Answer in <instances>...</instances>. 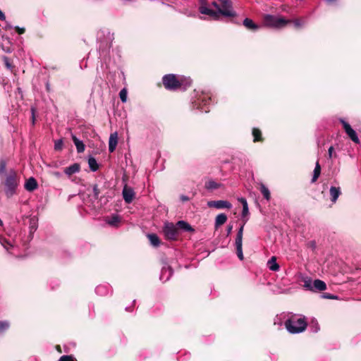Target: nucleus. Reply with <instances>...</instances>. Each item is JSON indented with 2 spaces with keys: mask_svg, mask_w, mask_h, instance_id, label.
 <instances>
[{
  "mask_svg": "<svg viewBox=\"0 0 361 361\" xmlns=\"http://www.w3.org/2000/svg\"><path fill=\"white\" fill-rule=\"evenodd\" d=\"M36 228H37V227H36V226L35 225V224H34L32 226H30V229H31V230H34V231H35V230H36Z\"/></svg>",
  "mask_w": 361,
  "mask_h": 361,
  "instance_id": "obj_54",
  "label": "nucleus"
},
{
  "mask_svg": "<svg viewBox=\"0 0 361 361\" xmlns=\"http://www.w3.org/2000/svg\"><path fill=\"white\" fill-rule=\"evenodd\" d=\"M186 80V85L185 86H189L191 84V80L190 79H185Z\"/></svg>",
  "mask_w": 361,
  "mask_h": 361,
  "instance_id": "obj_50",
  "label": "nucleus"
},
{
  "mask_svg": "<svg viewBox=\"0 0 361 361\" xmlns=\"http://www.w3.org/2000/svg\"><path fill=\"white\" fill-rule=\"evenodd\" d=\"M176 227H178L180 229L186 231H193L191 226L184 221H178V223L176 224Z\"/></svg>",
  "mask_w": 361,
  "mask_h": 361,
  "instance_id": "obj_25",
  "label": "nucleus"
},
{
  "mask_svg": "<svg viewBox=\"0 0 361 361\" xmlns=\"http://www.w3.org/2000/svg\"><path fill=\"white\" fill-rule=\"evenodd\" d=\"M247 219L245 220L244 224L239 228L237 235L235 238V245L236 247V253L238 257L240 259H243V228L244 225Z\"/></svg>",
  "mask_w": 361,
  "mask_h": 361,
  "instance_id": "obj_6",
  "label": "nucleus"
},
{
  "mask_svg": "<svg viewBox=\"0 0 361 361\" xmlns=\"http://www.w3.org/2000/svg\"><path fill=\"white\" fill-rule=\"evenodd\" d=\"M13 27V26L11 25H10L9 23H7L6 26V29H11Z\"/></svg>",
  "mask_w": 361,
  "mask_h": 361,
  "instance_id": "obj_52",
  "label": "nucleus"
},
{
  "mask_svg": "<svg viewBox=\"0 0 361 361\" xmlns=\"http://www.w3.org/2000/svg\"><path fill=\"white\" fill-rule=\"evenodd\" d=\"M31 110H32V119L34 120L35 119V109H34V108H32Z\"/></svg>",
  "mask_w": 361,
  "mask_h": 361,
  "instance_id": "obj_53",
  "label": "nucleus"
},
{
  "mask_svg": "<svg viewBox=\"0 0 361 361\" xmlns=\"http://www.w3.org/2000/svg\"><path fill=\"white\" fill-rule=\"evenodd\" d=\"M210 99H211L210 98H208V99L203 98V99H202V104H200V106H198V108H200L202 111H204V112L209 111V108L207 107V104L210 101Z\"/></svg>",
  "mask_w": 361,
  "mask_h": 361,
  "instance_id": "obj_29",
  "label": "nucleus"
},
{
  "mask_svg": "<svg viewBox=\"0 0 361 361\" xmlns=\"http://www.w3.org/2000/svg\"><path fill=\"white\" fill-rule=\"evenodd\" d=\"M127 90L124 88L122 89L119 92V97L123 102H126L127 100Z\"/></svg>",
  "mask_w": 361,
  "mask_h": 361,
  "instance_id": "obj_34",
  "label": "nucleus"
},
{
  "mask_svg": "<svg viewBox=\"0 0 361 361\" xmlns=\"http://www.w3.org/2000/svg\"><path fill=\"white\" fill-rule=\"evenodd\" d=\"M99 194H100V190H99V189L98 188L97 185H94V186H93V188H92V196H93V199H94V200H97V199H99Z\"/></svg>",
  "mask_w": 361,
  "mask_h": 361,
  "instance_id": "obj_32",
  "label": "nucleus"
},
{
  "mask_svg": "<svg viewBox=\"0 0 361 361\" xmlns=\"http://www.w3.org/2000/svg\"><path fill=\"white\" fill-rule=\"evenodd\" d=\"M315 181H316V167L313 170V175H312V182L314 183Z\"/></svg>",
  "mask_w": 361,
  "mask_h": 361,
  "instance_id": "obj_46",
  "label": "nucleus"
},
{
  "mask_svg": "<svg viewBox=\"0 0 361 361\" xmlns=\"http://www.w3.org/2000/svg\"><path fill=\"white\" fill-rule=\"evenodd\" d=\"M3 225V221H1V219H0V226H2Z\"/></svg>",
  "mask_w": 361,
  "mask_h": 361,
  "instance_id": "obj_56",
  "label": "nucleus"
},
{
  "mask_svg": "<svg viewBox=\"0 0 361 361\" xmlns=\"http://www.w3.org/2000/svg\"><path fill=\"white\" fill-rule=\"evenodd\" d=\"M341 195V190L339 188L336 187H331L330 188V195H331V200L332 202H336L337 199L338 198L339 195Z\"/></svg>",
  "mask_w": 361,
  "mask_h": 361,
  "instance_id": "obj_16",
  "label": "nucleus"
},
{
  "mask_svg": "<svg viewBox=\"0 0 361 361\" xmlns=\"http://www.w3.org/2000/svg\"><path fill=\"white\" fill-rule=\"evenodd\" d=\"M59 361H76L71 355H63Z\"/></svg>",
  "mask_w": 361,
  "mask_h": 361,
  "instance_id": "obj_39",
  "label": "nucleus"
},
{
  "mask_svg": "<svg viewBox=\"0 0 361 361\" xmlns=\"http://www.w3.org/2000/svg\"><path fill=\"white\" fill-rule=\"evenodd\" d=\"M320 172H321V166H320V165L317 163V178L319 176V175H320Z\"/></svg>",
  "mask_w": 361,
  "mask_h": 361,
  "instance_id": "obj_49",
  "label": "nucleus"
},
{
  "mask_svg": "<svg viewBox=\"0 0 361 361\" xmlns=\"http://www.w3.org/2000/svg\"><path fill=\"white\" fill-rule=\"evenodd\" d=\"M232 229H233V226L232 225H229L227 227V235H230L231 231H232Z\"/></svg>",
  "mask_w": 361,
  "mask_h": 361,
  "instance_id": "obj_47",
  "label": "nucleus"
},
{
  "mask_svg": "<svg viewBox=\"0 0 361 361\" xmlns=\"http://www.w3.org/2000/svg\"><path fill=\"white\" fill-rule=\"evenodd\" d=\"M252 135L254 137V142H257L260 140L261 137V131L257 128H253Z\"/></svg>",
  "mask_w": 361,
  "mask_h": 361,
  "instance_id": "obj_31",
  "label": "nucleus"
},
{
  "mask_svg": "<svg viewBox=\"0 0 361 361\" xmlns=\"http://www.w3.org/2000/svg\"><path fill=\"white\" fill-rule=\"evenodd\" d=\"M166 273H168V274H169V276H171V274H172L171 269V268H169V267H168V268H164V269H162V271H161V277H160V278H161V279H163L164 275L165 274H166Z\"/></svg>",
  "mask_w": 361,
  "mask_h": 361,
  "instance_id": "obj_40",
  "label": "nucleus"
},
{
  "mask_svg": "<svg viewBox=\"0 0 361 361\" xmlns=\"http://www.w3.org/2000/svg\"><path fill=\"white\" fill-rule=\"evenodd\" d=\"M260 191L264 197L269 201L271 198L270 192L269 190L263 183L260 184Z\"/></svg>",
  "mask_w": 361,
  "mask_h": 361,
  "instance_id": "obj_28",
  "label": "nucleus"
},
{
  "mask_svg": "<svg viewBox=\"0 0 361 361\" xmlns=\"http://www.w3.org/2000/svg\"><path fill=\"white\" fill-rule=\"evenodd\" d=\"M290 21L279 16L265 15L264 23L266 26L281 29L285 27Z\"/></svg>",
  "mask_w": 361,
  "mask_h": 361,
  "instance_id": "obj_2",
  "label": "nucleus"
},
{
  "mask_svg": "<svg viewBox=\"0 0 361 361\" xmlns=\"http://www.w3.org/2000/svg\"><path fill=\"white\" fill-rule=\"evenodd\" d=\"M88 165L92 171H96L99 169V165L97 160L92 157H90L88 159Z\"/></svg>",
  "mask_w": 361,
  "mask_h": 361,
  "instance_id": "obj_27",
  "label": "nucleus"
},
{
  "mask_svg": "<svg viewBox=\"0 0 361 361\" xmlns=\"http://www.w3.org/2000/svg\"><path fill=\"white\" fill-rule=\"evenodd\" d=\"M123 197L126 203H130L135 197L134 190L131 188L125 185L123 189Z\"/></svg>",
  "mask_w": 361,
  "mask_h": 361,
  "instance_id": "obj_11",
  "label": "nucleus"
},
{
  "mask_svg": "<svg viewBox=\"0 0 361 361\" xmlns=\"http://www.w3.org/2000/svg\"><path fill=\"white\" fill-rule=\"evenodd\" d=\"M299 281L302 283L305 290L314 292L316 290V280H312L311 277L305 274H301Z\"/></svg>",
  "mask_w": 361,
  "mask_h": 361,
  "instance_id": "obj_8",
  "label": "nucleus"
},
{
  "mask_svg": "<svg viewBox=\"0 0 361 361\" xmlns=\"http://www.w3.org/2000/svg\"><path fill=\"white\" fill-rule=\"evenodd\" d=\"M95 291L99 295H104L106 292V287L104 286H98L96 287Z\"/></svg>",
  "mask_w": 361,
  "mask_h": 361,
  "instance_id": "obj_35",
  "label": "nucleus"
},
{
  "mask_svg": "<svg viewBox=\"0 0 361 361\" xmlns=\"http://www.w3.org/2000/svg\"><path fill=\"white\" fill-rule=\"evenodd\" d=\"M284 325L290 334H300L305 331L307 326V320L302 314H291L285 321Z\"/></svg>",
  "mask_w": 361,
  "mask_h": 361,
  "instance_id": "obj_1",
  "label": "nucleus"
},
{
  "mask_svg": "<svg viewBox=\"0 0 361 361\" xmlns=\"http://www.w3.org/2000/svg\"><path fill=\"white\" fill-rule=\"evenodd\" d=\"M221 185L220 183H216L213 180H209L205 183V188L207 190H215L221 188Z\"/></svg>",
  "mask_w": 361,
  "mask_h": 361,
  "instance_id": "obj_24",
  "label": "nucleus"
},
{
  "mask_svg": "<svg viewBox=\"0 0 361 361\" xmlns=\"http://www.w3.org/2000/svg\"><path fill=\"white\" fill-rule=\"evenodd\" d=\"M182 80H178L175 75L169 74L163 77V84L164 87L171 90H175L182 87Z\"/></svg>",
  "mask_w": 361,
  "mask_h": 361,
  "instance_id": "obj_4",
  "label": "nucleus"
},
{
  "mask_svg": "<svg viewBox=\"0 0 361 361\" xmlns=\"http://www.w3.org/2000/svg\"><path fill=\"white\" fill-rule=\"evenodd\" d=\"M243 25L245 27H246L247 29L249 30H256L259 28V26L255 23L252 20L250 19V18H245L244 20H243Z\"/></svg>",
  "mask_w": 361,
  "mask_h": 361,
  "instance_id": "obj_22",
  "label": "nucleus"
},
{
  "mask_svg": "<svg viewBox=\"0 0 361 361\" xmlns=\"http://www.w3.org/2000/svg\"><path fill=\"white\" fill-rule=\"evenodd\" d=\"M9 326L7 322H0V334L6 331Z\"/></svg>",
  "mask_w": 361,
  "mask_h": 361,
  "instance_id": "obj_37",
  "label": "nucleus"
},
{
  "mask_svg": "<svg viewBox=\"0 0 361 361\" xmlns=\"http://www.w3.org/2000/svg\"><path fill=\"white\" fill-rule=\"evenodd\" d=\"M238 201L243 205L242 217L244 218L247 216L249 214L248 204L247 200L244 197L238 198Z\"/></svg>",
  "mask_w": 361,
  "mask_h": 361,
  "instance_id": "obj_20",
  "label": "nucleus"
},
{
  "mask_svg": "<svg viewBox=\"0 0 361 361\" xmlns=\"http://www.w3.org/2000/svg\"><path fill=\"white\" fill-rule=\"evenodd\" d=\"M227 221V216L225 214H219L215 219V227L217 228L220 226L224 224Z\"/></svg>",
  "mask_w": 361,
  "mask_h": 361,
  "instance_id": "obj_17",
  "label": "nucleus"
},
{
  "mask_svg": "<svg viewBox=\"0 0 361 361\" xmlns=\"http://www.w3.org/2000/svg\"><path fill=\"white\" fill-rule=\"evenodd\" d=\"M0 243L7 251L12 247V245L6 238L2 237H0Z\"/></svg>",
  "mask_w": 361,
  "mask_h": 361,
  "instance_id": "obj_30",
  "label": "nucleus"
},
{
  "mask_svg": "<svg viewBox=\"0 0 361 361\" xmlns=\"http://www.w3.org/2000/svg\"><path fill=\"white\" fill-rule=\"evenodd\" d=\"M163 233L167 240H176L178 235V228L173 223L166 222L163 227Z\"/></svg>",
  "mask_w": 361,
  "mask_h": 361,
  "instance_id": "obj_7",
  "label": "nucleus"
},
{
  "mask_svg": "<svg viewBox=\"0 0 361 361\" xmlns=\"http://www.w3.org/2000/svg\"><path fill=\"white\" fill-rule=\"evenodd\" d=\"M341 123L345 130L346 134L355 143H359L360 140L357 135L356 132L351 128L349 123L345 121L343 119H340Z\"/></svg>",
  "mask_w": 361,
  "mask_h": 361,
  "instance_id": "obj_9",
  "label": "nucleus"
},
{
  "mask_svg": "<svg viewBox=\"0 0 361 361\" xmlns=\"http://www.w3.org/2000/svg\"><path fill=\"white\" fill-rule=\"evenodd\" d=\"M326 288V283L321 280L317 279V290H324Z\"/></svg>",
  "mask_w": 361,
  "mask_h": 361,
  "instance_id": "obj_36",
  "label": "nucleus"
},
{
  "mask_svg": "<svg viewBox=\"0 0 361 361\" xmlns=\"http://www.w3.org/2000/svg\"><path fill=\"white\" fill-rule=\"evenodd\" d=\"M207 206L209 207H214L218 209H231L232 207V204L228 201L226 200L209 201L207 202Z\"/></svg>",
  "mask_w": 361,
  "mask_h": 361,
  "instance_id": "obj_10",
  "label": "nucleus"
},
{
  "mask_svg": "<svg viewBox=\"0 0 361 361\" xmlns=\"http://www.w3.org/2000/svg\"><path fill=\"white\" fill-rule=\"evenodd\" d=\"M63 147V140H58L55 141L54 143V149L56 150H61Z\"/></svg>",
  "mask_w": 361,
  "mask_h": 361,
  "instance_id": "obj_38",
  "label": "nucleus"
},
{
  "mask_svg": "<svg viewBox=\"0 0 361 361\" xmlns=\"http://www.w3.org/2000/svg\"><path fill=\"white\" fill-rule=\"evenodd\" d=\"M212 5L214 8H216V10H217V11H216V12H219V9H222L221 6H219V4H217V2H216V1H213V2L212 3ZM219 14H220V13H218V15H219Z\"/></svg>",
  "mask_w": 361,
  "mask_h": 361,
  "instance_id": "obj_41",
  "label": "nucleus"
},
{
  "mask_svg": "<svg viewBox=\"0 0 361 361\" xmlns=\"http://www.w3.org/2000/svg\"><path fill=\"white\" fill-rule=\"evenodd\" d=\"M54 175L58 178L61 177V173L58 171L54 172Z\"/></svg>",
  "mask_w": 361,
  "mask_h": 361,
  "instance_id": "obj_51",
  "label": "nucleus"
},
{
  "mask_svg": "<svg viewBox=\"0 0 361 361\" xmlns=\"http://www.w3.org/2000/svg\"><path fill=\"white\" fill-rule=\"evenodd\" d=\"M199 10L202 14L210 16L213 17L214 19L219 18L218 12H216L215 11H213V10L207 8L206 6H203V5L201 6L200 7Z\"/></svg>",
  "mask_w": 361,
  "mask_h": 361,
  "instance_id": "obj_14",
  "label": "nucleus"
},
{
  "mask_svg": "<svg viewBox=\"0 0 361 361\" xmlns=\"http://www.w3.org/2000/svg\"><path fill=\"white\" fill-rule=\"evenodd\" d=\"M37 188V183L36 180L31 177L30 178L25 184V188L30 192L35 190Z\"/></svg>",
  "mask_w": 361,
  "mask_h": 361,
  "instance_id": "obj_15",
  "label": "nucleus"
},
{
  "mask_svg": "<svg viewBox=\"0 0 361 361\" xmlns=\"http://www.w3.org/2000/svg\"><path fill=\"white\" fill-rule=\"evenodd\" d=\"M327 1L329 2H333V1H335L336 0H327Z\"/></svg>",
  "mask_w": 361,
  "mask_h": 361,
  "instance_id": "obj_57",
  "label": "nucleus"
},
{
  "mask_svg": "<svg viewBox=\"0 0 361 361\" xmlns=\"http://www.w3.org/2000/svg\"><path fill=\"white\" fill-rule=\"evenodd\" d=\"M4 62H5V65L6 66V67L10 69L11 68V65L9 63L7 57L4 58Z\"/></svg>",
  "mask_w": 361,
  "mask_h": 361,
  "instance_id": "obj_44",
  "label": "nucleus"
},
{
  "mask_svg": "<svg viewBox=\"0 0 361 361\" xmlns=\"http://www.w3.org/2000/svg\"><path fill=\"white\" fill-rule=\"evenodd\" d=\"M319 298L322 299H337L338 297L331 293H322L319 295Z\"/></svg>",
  "mask_w": 361,
  "mask_h": 361,
  "instance_id": "obj_33",
  "label": "nucleus"
},
{
  "mask_svg": "<svg viewBox=\"0 0 361 361\" xmlns=\"http://www.w3.org/2000/svg\"><path fill=\"white\" fill-rule=\"evenodd\" d=\"M15 29L20 35H22L25 32V28H23V27H20L18 26H16Z\"/></svg>",
  "mask_w": 361,
  "mask_h": 361,
  "instance_id": "obj_42",
  "label": "nucleus"
},
{
  "mask_svg": "<svg viewBox=\"0 0 361 361\" xmlns=\"http://www.w3.org/2000/svg\"><path fill=\"white\" fill-rule=\"evenodd\" d=\"M147 238L154 247H158L160 245V240L157 235L154 233L148 234Z\"/></svg>",
  "mask_w": 361,
  "mask_h": 361,
  "instance_id": "obj_23",
  "label": "nucleus"
},
{
  "mask_svg": "<svg viewBox=\"0 0 361 361\" xmlns=\"http://www.w3.org/2000/svg\"><path fill=\"white\" fill-rule=\"evenodd\" d=\"M6 169V164L4 162H1L0 164V173L4 172Z\"/></svg>",
  "mask_w": 361,
  "mask_h": 361,
  "instance_id": "obj_43",
  "label": "nucleus"
},
{
  "mask_svg": "<svg viewBox=\"0 0 361 361\" xmlns=\"http://www.w3.org/2000/svg\"><path fill=\"white\" fill-rule=\"evenodd\" d=\"M72 139L77 148L78 152L81 153L84 152L85 145L83 144V142L79 139H78L77 137L74 135H72Z\"/></svg>",
  "mask_w": 361,
  "mask_h": 361,
  "instance_id": "obj_18",
  "label": "nucleus"
},
{
  "mask_svg": "<svg viewBox=\"0 0 361 361\" xmlns=\"http://www.w3.org/2000/svg\"><path fill=\"white\" fill-rule=\"evenodd\" d=\"M0 20H6V16H5L4 13L1 10H0Z\"/></svg>",
  "mask_w": 361,
  "mask_h": 361,
  "instance_id": "obj_48",
  "label": "nucleus"
},
{
  "mask_svg": "<svg viewBox=\"0 0 361 361\" xmlns=\"http://www.w3.org/2000/svg\"><path fill=\"white\" fill-rule=\"evenodd\" d=\"M80 170V166L78 163H75L64 169V173L68 176H71L74 173H78Z\"/></svg>",
  "mask_w": 361,
  "mask_h": 361,
  "instance_id": "obj_13",
  "label": "nucleus"
},
{
  "mask_svg": "<svg viewBox=\"0 0 361 361\" xmlns=\"http://www.w3.org/2000/svg\"><path fill=\"white\" fill-rule=\"evenodd\" d=\"M289 20L290 21L289 23H292L293 26L297 29L302 27L307 23V19L305 18Z\"/></svg>",
  "mask_w": 361,
  "mask_h": 361,
  "instance_id": "obj_21",
  "label": "nucleus"
},
{
  "mask_svg": "<svg viewBox=\"0 0 361 361\" xmlns=\"http://www.w3.org/2000/svg\"><path fill=\"white\" fill-rule=\"evenodd\" d=\"M268 266L270 270L271 271H278L279 269V265L276 262V259L275 257H272L269 261H268Z\"/></svg>",
  "mask_w": 361,
  "mask_h": 361,
  "instance_id": "obj_26",
  "label": "nucleus"
},
{
  "mask_svg": "<svg viewBox=\"0 0 361 361\" xmlns=\"http://www.w3.org/2000/svg\"><path fill=\"white\" fill-rule=\"evenodd\" d=\"M183 200H188V197H183Z\"/></svg>",
  "mask_w": 361,
  "mask_h": 361,
  "instance_id": "obj_55",
  "label": "nucleus"
},
{
  "mask_svg": "<svg viewBox=\"0 0 361 361\" xmlns=\"http://www.w3.org/2000/svg\"><path fill=\"white\" fill-rule=\"evenodd\" d=\"M118 144V133L114 132L110 135L109 140V151L111 153L114 152Z\"/></svg>",
  "mask_w": 361,
  "mask_h": 361,
  "instance_id": "obj_12",
  "label": "nucleus"
},
{
  "mask_svg": "<svg viewBox=\"0 0 361 361\" xmlns=\"http://www.w3.org/2000/svg\"><path fill=\"white\" fill-rule=\"evenodd\" d=\"M222 9L219 10V13L225 17H235L236 12L233 10V4L231 0H219Z\"/></svg>",
  "mask_w": 361,
  "mask_h": 361,
  "instance_id": "obj_5",
  "label": "nucleus"
},
{
  "mask_svg": "<svg viewBox=\"0 0 361 361\" xmlns=\"http://www.w3.org/2000/svg\"><path fill=\"white\" fill-rule=\"evenodd\" d=\"M334 152V147L332 146H331L329 148V150H328V153H329V158H331L332 157V153Z\"/></svg>",
  "mask_w": 361,
  "mask_h": 361,
  "instance_id": "obj_45",
  "label": "nucleus"
},
{
  "mask_svg": "<svg viewBox=\"0 0 361 361\" xmlns=\"http://www.w3.org/2000/svg\"><path fill=\"white\" fill-rule=\"evenodd\" d=\"M106 223L112 226H117L121 221V218L117 214H114L110 217H108L106 220Z\"/></svg>",
  "mask_w": 361,
  "mask_h": 361,
  "instance_id": "obj_19",
  "label": "nucleus"
},
{
  "mask_svg": "<svg viewBox=\"0 0 361 361\" xmlns=\"http://www.w3.org/2000/svg\"><path fill=\"white\" fill-rule=\"evenodd\" d=\"M4 192L6 195V197L8 198L11 197L16 193V190L17 188L16 174L14 173L9 174L6 177V178L4 183Z\"/></svg>",
  "mask_w": 361,
  "mask_h": 361,
  "instance_id": "obj_3",
  "label": "nucleus"
}]
</instances>
